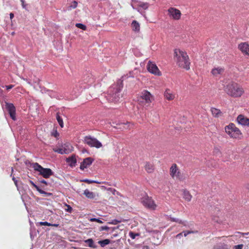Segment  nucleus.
I'll use <instances>...</instances> for the list:
<instances>
[{"label":"nucleus","mask_w":249,"mask_h":249,"mask_svg":"<svg viewBox=\"0 0 249 249\" xmlns=\"http://www.w3.org/2000/svg\"><path fill=\"white\" fill-rule=\"evenodd\" d=\"M174 59L177 65L180 68L189 70L190 69V61L187 53L179 49L174 50Z\"/></svg>","instance_id":"obj_1"},{"label":"nucleus","mask_w":249,"mask_h":249,"mask_svg":"<svg viewBox=\"0 0 249 249\" xmlns=\"http://www.w3.org/2000/svg\"><path fill=\"white\" fill-rule=\"evenodd\" d=\"M224 91L228 95L233 98L240 97L244 93L243 88L239 84L234 82L227 84L225 87Z\"/></svg>","instance_id":"obj_2"},{"label":"nucleus","mask_w":249,"mask_h":249,"mask_svg":"<svg viewBox=\"0 0 249 249\" xmlns=\"http://www.w3.org/2000/svg\"><path fill=\"white\" fill-rule=\"evenodd\" d=\"M121 88L120 86L116 85L111 87L108 90L109 94L107 97L108 100L110 102L117 103L119 102L122 97L121 94Z\"/></svg>","instance_id":"obj_3"},{"label":"nucleus","mask_w":249,"mask_h":249,"mask_svg":"<svg viewBox=\"0 0 249 249\" xmlns=\"http://www.w3.org/2000/svg\"><path fill=\"white\" fill-rule=\"evenodd\" d=\"M153 96L147 90H143L139 97V104L142 105L145 109H148L152 103Z\"/></svg>","instance_id":"obj_4"},{"label":"nucleus","mask_w":249,"mask_h":249,"mask_svg":"<svg viewBox=\"0 0 249 249\" xmlns=\"http://www.w3.org/2000/svg\"><path fill=\"white\" fill-rule=\"evenodd\" d=\"M32 167L35 171L39 172V175L44 178H49L53 174V172L51 169L44 168L37 162L33 163Z\"/></svg>","instance_id":"obj_5"},{"label":"nucleus","mask_w":249,"mask_h":249,"mask_svg":"<svg viewBox=\"0 0 249 249\" xmlns=\"http://www.w3.org/2000/svg\"><path fill=\"white\" fill-rule=\"evenodd\" d=\"M169 174L174 179L182 181L184 179L182 174L176 163L172 164L170 167Z\"/></svg>","instance_id":"obj_6"},{"label":"nucleus","mask_w":249,"mask_h":249,"mask_svg":"<svg viewBox=\"0 0 249 249\" xmlns=\"http://www.w3.org/2000/svg\"><path fill=\"white\" fill-rule=\"evenodd\" d=\"M225 130L231 137L235 139L240 138L242 133L239 129L235 125H226Z\"/></svg>","instance_id":"obj_7"},{"label":"nucleus","mask_w":249,"mask_h":249,"mask_svg":"<svg viewBox=\"0 0 249 249\" xmlns=\"http://www.w3.org/2000/svg\"><path fill=\"white\" fill-rule=\"evenodd\" d=\"M84 142L90 147H95L99 148L102 146V143L96 138L90 136H87L84 138Z\"/></svg>","instance_id":"obj_8"},{"label":"nucleus","mask_w":249,"mask_h":249,"mask_svg":"<svg viewBox=\"0 0 249 249\" xmlns=\"http://www.w3.org/2000/svg\"><path fill=\"white\" fill-rule=\"evenodd\" d=\"M72 147L70 144H65L61 148H53V151L59 154H69L71 151Z\"/></svg>","instance_id":"obj_9"},{"label":"nucleus","mask_w":249,"mask_h":249,"mask_svg":"<svg viewBox=\"0 0 249 249\" xmlns=\"http://www.w3.org/2000/svg\"><path fill=\"white\" fill-rule=\"evenodd\" d=\"M147 69L149 72L156 75L160 76L161 75V72L159 70L157 65L150 61L147 65Z\"/></svg>","instance_id":"obj_10"},{"label":"nucleus","mask_w":249,"mask_h":249,"mask_svg":"<svg viewBox=\"0 0 249 249\" xmlns=\"http://www.w3.org/2000/svg\"><path fill=\"white\" fill-rule=\"evenodd\" d=\"M5 108L8 112L10 117L13 120H15L16 119V107L12 103H8L5 102Z\"/></svg>","instance_id":"obj_11"},{"label":"nucleus","mask_w":249,"mask_h":249,"mask_svg":"<svg viewBox=\"0 0 249 249\" xmlns=\"http://www.w3.org/2000/svg\"><path fill=\"white\" fill-rule=\"evenodd\" d=\"M142 203L145 207L152 210H155L157 207L153 200L148 196L143 198Z\"/></svg>","instance_id":"obj_12"},{"label":"nucleus","mask_w":249,"mask_h":249,"mask_svg":"<svg viewBox=\"0 0 249 249\" xmlns=\"http://www.w3.org/2000/svg\"><path fill=\"white\" fill-rule=\"evenodd\" d=\"M168 13L169 16L175 20L179 19L181 15L179 10L172 7L168 9Z\"/></svg>","instance_id":"obj_13"},{"label":"nucleus","mask_w":249,"mask_h":249,"mask_svg":"<svg viewBox=\"0 0 249 249\" xmlns=\"http://www.w3.org/2000/svg\"><path fill=\"white\" fill-rule=\"evenodd\" d=\"M238 49L244 54L249 56V44L247 42H242L239 44Z\"/></svg>","instance_id":"obj_14"},{"label":"nucleus","mask_w":249,"mask_h":249,"mask_svg":"<svg viewBox=\"0 0 249 249\" xmlns=\"http://www.w3.org/2000/svg\"><path fill=\"white\" fill-rule=\"evenodd\" d=\"M93 161V160L90 157L85 159L80 164V169L83 170L85 168L89 167Z\"/></svg>","instance_id":"obj_15"},{"label":"nucleus","mask_w":249,"mask_h":249,"mask_svg":"<svg viewBox=\"0 0 249 249\" xmlns=\"http://www.w3.org/2000/svg\"><path fill=\"white\" fill-rule=\"evenodd\" d=\"M164 97L166 100L172 101L175 98V94L171 89H166L164 92Z\"/></svg>","instance_id":"obj_16"},{"label":"nucleus","mask_w":249,"mask_h":249,"mask_svg":"<svg viewBox=\"0 0 249 249\" xmlns=\"http://www.w3.org/2000/svg\"><path fill=\"white\" fill-rule=\"evenodd\" d=\"M224 68L221 67H218L213 68L211 71V73L215 77L218 76L223 74L224 72Z\"/></svg>","instance_id":"obj_17"},{"label":"nucleus","mask_w":249,"mask_h":249,"mask_svg":"<svg viewBox=\"0 0 249 249\" xmlns=\"http://www.w3.org/2000/svg\"><path fill=\"white\" fill-rule=\"evenodd\" d=\"M237 122L239 124H249V119L240 114L237 118Z\"/></svg>","instance_id":"obj_18"},{"label":"nucleus","mask_w":249,"mask_h":249,"mask_svg":"<svg viewBox=\"0 0 249 249\" xmlns=\"http://www.w3.org/2000/svg\"><path fill=\"white\" fill-rule=\"evenodd\" d=\"M210 111L212 116L214 118H219L223 116L222 112L217 108L212 107L210 109Z\"/></svg>","instance_id":"obj_19"},{"label":"nucleus","mask_w":249,"mask_h":249,"mask_svg":"<svg viewBox=\"0 0 249 249\" xmlns=\"http://www.w3.org/2000/svg\"><path fill=\"white\" fill-rule=\"evenodd\" d=\"M67 162L69 163L70 166L72 167L74 166L76 163V159L74 155H72L68 158L66 160Z\"/></svg>","instance_id":"obj_20"},{"label":"nucleus","mask_w":249,"mask_h":249,"mask_svg":"<svg viewBox=\"0 0 249 249\" xmlns=\"http://www.w3.org/2000/svg\"><path fill=\"white\" fill-rule=\"evenodd\" d=\"M30 183L36 189V190L41 194H44L47 196H50L52 195V194L50 193H47L45 192L44 191L42 190L39 188V187L36 185L32 181H30Z\"/></svg>","instance_id":"obj_21"},{"label":"nucleus","mask_w":249,"mask_h":249,"mask_svg":"<svg viewBox=\"0 0 249 249\" xmlns=\"http://www.w3.org/2000/svg\"><path fill=\"white\" fill-rule=\"evenodd\" d=\"M183 197L185 200L189 202L191 200L192 196L188 191L184 190L183 191Z\"/></svg>","instance_id":"obj_22"},{"label":"nucleus","mask_w":249,"mask_h":249,"mask_svg":"<svg viewBox=\"0 0 249 249\" xmlns=\"http://www.w3.org/2000/svg\"><path fill=\"white\" fill-rule=\"evenodd\" d=\"M144 167L145 170L149 173L153 172L154 170L153 164L150 162H146Z\"/></svg>","instance_id":"obj_23"},{"label":"nucleus","mask_w":249,"mask_h":249,"mask_svg":"<svg viewBox=\"0 0 249 249\" xmlns=\"http://www.w3.org/2000/svg\"><path fill=\"white\" fill-rule=\"evenodd\" d=\"M131 27L133 30L135 32H139L140 30V24L136 20H133L132 21Z\"/></svg>","instance_id":"obj_24"},{"label":"nucleus","mask_w":249,"mask_h":249,"mask_svg":"<svg viewBox=\"0 0 249 249\" xmlns=\"http://www.w3.org/2000/svg\"><path fill=\"white\" fill-rule=\"evenodd\" d=\"M84 195L88 198L93 199L95 197V195L92 192L89 191L88 189H86L84 191Z\"/></svg>","instance_id":"obj_25"},{"label":"nucleus","mask_w":249,"mask_h":249,"mask_svg":"<svg viewBox=\"0 0 249 249\" xmlns=\"http://www.w3.org/2000/svg\"><path fill=\"white\" fill-rule=\"evenodd\" d=\"M85 242L88 244V247L92 248H95L96 246L94 244L93 240L90 238L85 240Z\"/></svg>","instance_id":"obj_26"},{"label":"nucleus","mask_w":249,"mask_h":249,"mask_svg":"<svg viewBox=\"0 0 249 249\" xmlns=\"http://www.w3.org/2000/svg\"><path fill=\"white\" fill-rule=\"evenodd\" d=\"M98 243L101 246V247H104L106 245L109 244L110 243V241L108 239H106L103 240L99 241Z\"/></svg>","instance_id":"obj_27"},{"label":"nucleus","mask_w":249,"mask_h":249,"mask_svg":"<svg viewBox=\"0 0 249 249\" xmlns=\"http://www.w3.org/2000/svg\"><path fill=\"white\" fill-rule=\"evenodd\" d=\"M40 226H53L57 227L59 226L58 224H52L48 222H40L38 223Z\"/></svg>","instance_id":"obj_28"},{"label":"nucleus","mask_w":249,"mask_h":249,"mask_svg":"<svg viewBox=\"0 0 249 249\" xmlns=\"http://www.w3.org/2000/svg\"><path fill=\"white\" fill-rule=\"evenodd\" d=\"M117 228L115 227L109 228L107 226H102L99 228V231H108L110 229H111L112 231H114Z\"/></svg>","instance_id":"obj_29"},{"label":"nucleus","mask_w":249,"mask_h":249,"mask_svg":"<svg viewBox=\"0 0 249 249\" xmlns=\"http://www.w3.org/2000/svg\"><path fill=\"white\" fill-rule=\"evenodd\" d=\"M51 135L54 137L56 139H58L59 136V134L57 132V127H56L55 128V127L53 128L52 132H51Z\"/></svg>","instance_id":"obj_30"},{"label":"nucleus","mask_w":249,"mask_h":249,"mask_svg":"<svg viewBox=\"0 0 249 249\" xmlns=\"http://www.w3.org/2000/svg\"><path fill=\"white\" fill-rule=\"evenodd\" d=\"M56 119L59 124H63V119L59 113L56 114Z\"/></svg>","instance_id":"obj_31"},{"label":"nucleus","mask_w":249,"mask_h":249,"mask_svg":"<svg viewBox=\"0 0 249 249\" xmlns=\"http://www.w3.org/2000/svg\"><path fill=\"white\" fill-rule=\"evenodd\" d=\"M75 26L84 31L87 30L86 26L82 23H76Z\"/></svg>","instance_id":"obj_32"},{"label":"nucleus","mask_w":249,"mask_h":249,"mask_svg":"<svg viewBox=\"0 0 249 249\" xmlns=\"http://www.w3.org/2000/svg\"><path fill=\"white\" fill-rule=\"evenodd\" d=\"M182 232H183V233H184V236L185 237H186L189 234L197 233V231H183Z\"/></svg>","instance_id":"obj_33"},{"label":"nucleus","mask_w":249,"mask_h":249,"mask_svg":"<svg viewBox=\"0 0 249 249\" xmlns=\"http://www.w3.org/2000/svg\"><path fill=\"white\" fill-rule=\"evenodd\" d=\"M171 220L172 221L178 222L179 224H183L184 226H185V224H184V222L181 220L175 218H171Z\"/></svg>","instance_id":"obj_34"},{"label":"nucleus","mask_w":249,"mask_h":249,"mask_svg":"<svg viewBox=\"0 0 249 249\" xmlns=\"http://www.w3.org/2000/svg\"><path fill=\"white\" fill-rule=\"evenodd\" d=\"M121 222V220H119L117 219H113L111 222H109L108 223L110 224H113V225H116Z\"/></svg>","instance_id":"obj_35"},{"label":"nucleus","mask_w":249,"mask_h":249,"mask_svg":"<svg viewBox=\"0 0 249 249\" xmlns=\"http://www.w3.org/2000/svg\"><path fill=\"white\" fill-rule=\"evenodd\" d=\"M90 221L91 222H97L99 223H103V221L98 218H92L89 219Z\"/></svg>","instance_id":"obj_36"},{"label":"nucleus","mask_w":249,"mask_h":249,"mask_svg":"<svg viewBox=\"0 0 249 249\" xmlns=\"http://www.w3.org/2000/svg\"><path fill=\"white\" fill-rule=\"evenodd\" d=\"M81 181H83V182L89 183V184H90V183H99V182H96L95 181L90 180H89L88 179H85L82 180H81Z\"/></svg>","instance_id":"obj_37"},{"label":"nucleus","mask_w":249,"mask_h":249,"mask_svg":"<svg viewBox=\"0 0 249 249\" xmlns=\"http://www.w3.org/2000/svg\"><path fill=\"white\" fill-rule=\"evenodd\" d=\"M224 246H226L225 245L224 246H216L214 247L213 249H227V248L224 247Z\"/></svg>","instance_id":"obj_38"},{"label":"nucleus","mask_w":249,"mask_h":249,"mask_svg":"<svg viewBox=\"0 0 249 249\" xmlns=\"http://www.w3.org/2000/svg\"><path fill=\"white\" fill-rule=\"evenodd\" d=\"M244 245L243 244H239L235 245L233 247V249H242Z\"/></svg>","instance_id":"obj_39"},{"label":"nucleus","mask_w":249,"mask_h":249,"mask_svg":"<svg viewBox=\"0 0 249 249\" xmlns=\"http://www.w3.org/2000/svg\"><path fill=\"white\" fill-rule=\"evenodd\" d=\"M66 206L67 208L66 209V211L69 213H71L72 210V208L69 205L66 204Z\"/></svg>","instance_id":"obj_40"},{"label":"nucleus","mask_w":249,"mask_h":249,"mask_svg":"<svg viewBox=\"0 0 249 249\" xmlns=\"http://www.w3.org/2000/svg\"><path fill=\"white\" fill-rule=\"evenodd\" d=\"M77 4H78V3H77V1H73L72 2V4L71 5V6H70V7H71V8H73V9H74V8H76V7H77Z\"/></svg>","instance_id":"obj_41"},{"label":"nucleus","mask_w":249,"mask_h":249,"mask_svg":"<svg viewBox=\"0 0 249 249\" xmlns=\"http://www.w3.org/2000/svg\"><path fill=\"white\" fill-rule=\"evenodd\" d=\"M129 236L131 237V238L135 239L136 237V234L133 232L131 231L129 232Z\"/></svg>","instance_id":"obj_42"},{"label":"nucleus","mask_w":249,"mask_h":249,"mask_svg":"<svg viewBox=\"0 0 249 249\" xmlns=\"http://www.w3.org/2000/svg\"><path fill=\"white\" fill-rule=\"evenodd\" d=\"M20 0L21 2L22 7L23 8L25 9L27 5L25 3L24 0Z\"/></svg>","instance_id":"obj_43"},{"label":"nucleus","mask_w":249,"mask_h":249,"mask_svg":"<svg viewBox=\"0 0 249 249\" xmlns=\"http://www.w3.org/2000/svg\"><path fill=\"white\" fill-rule=\"evenodd\" d=\"M182 236H183V232H180V233L178 234L176 236V237L177 238H181Z\"/></svg>","instance_id":"obj_44"},{"label":"nucleus","mask_w":249,"mask_h":249,"mask_svg":"<svg viewBox=\"0 0 249 249\" xmlns=\"http://www.w3.org/2000/svg\"><path fill=\"white\" fill-rule=\"evenodd\" d=\"M12 180L14 181L15 184L17 187L18 186V180L16 179V178L13 177L12 178Z\"/></svg>","instance_id":"obj_45"},{"label":"nucleus","mask_w":249,"mask_h":249,"mask_svg":"<svg viewBox=\"0 0 249 249\" xmlns=\"http://www.w3.org/2000/svg\"><path fill=\"white\" fill-rule=\"evenodd\" d=\"M13 87H14L13 85H8V86H6V88L7 90H9V89H10L12 88H13Z\"/></svg>","instance_id":"obj_46"},{"label":"nucleus","mask_w":249,"mask_h":249,"mask_svg":"<svg viewBox=\"0 0 249 249\" xmlns=\"http://www.w3.org/2000/svg\"><path fill=\"white\" fill-rule=\"evenodd\" d=\"M240 234H241L243 236H245V235H249V232H239Z\"/></svg>","instance_id":"obj_47"},{"label":"nucleus","mask_w":249,"mask_h":249,"mask_svg":"<svg viewBox=\"0 0 249 249\" xmlns=\"http://www.w3.org/2000/svg\"><path fill=\"white\" fill-rule=\"evenodd\" d=\"M14 17V14L13 13H11L10 14V18L11 20H12Z\"/></svg>","instance_id":"obj_48"},{"label":"nucleus","mask_w":249,"mask_h":249,"mask_svg":"<svg viewBox=\"0 0 249 249\" xmlns=\"http://www.w3.org/2000/svg\"><path fill=\"white\" fill-rule=\"evenodd\" d=\"M40 182L42 183H43V184H45L46 185L47 184V183L46 182V180H45L44 179H42L40 180Z\"/></svg>","instance_id":"obj_49"},{"label":"nucleus","mask_w":249,"mask_h":249,"mask_svg":"<svg viewBox=\"0 0 249 249\" xmlns=\"http://www.w3.org/2000/svg\"><path fill=\"white\" fill-rule=\"evenodd\" d=\"M14 34H15V33H14V32H13V33H12V35H14Z\"/></svg>","instance_id":"obj_50"},{"label":"nucleus","mask_w":249,"mask_h":249,"mask_svg":"<svg viewBox=\"0 0 249 249\" xmlns=\"http://www.w3.org/2000/svg\"><path fill=\"white\" fill-rule=\"evenodd\" d=\"M116 235H116V234H114V235H113V236H114V237H116Z\"/></svg>","instance_id":"obj_51"},{"label":"nucleus","mask_w":249,"mask_h":249,"mask_svg":"<svg viewBox=\"0 0 249 249\" xmlns=\"http://www.w3.org/2000/svg\"><path fill=\"white\" fill-rule=\"evenodd\" d=\"M64 125H60L61 127L62 128Z\"/></svg>","instance_id":"obj_52"},{"label":"nucleus","mask_w":249,"mask_h":249,"mask_svg":"<svg viewBox=\"0 0 249 249\" xmlns=\"http://www.w3.org/2000/svg\"><path fill=\"white\" fill-rule=\"evenodd\" d=\"M230 124L232 125V124H232V123H231Z\"/></svg>","instance_id":"obj_53"},{"label":"nucleus","mask_w":249,"mask_h":249,"mask_svg":"<svg viewBox=\"0 0 249 249\" xmlns=\"http://www.w3.org/2000/svg\"><path fill=\"white\" fill-rule=\"evenodd\" d=\"M215 150H217L219 151L218 149H217H217L215 148Z\"/></svg>","instance_id":"obj_54"}]
</instances>
